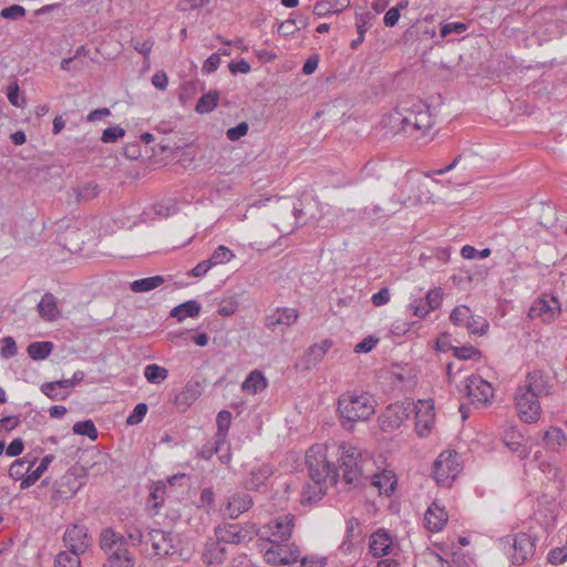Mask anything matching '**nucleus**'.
I'll list each match as a JSON object with an SVG mask.
<instances>
[{
    "mask_svg": "<svg viewBox=\"0 0 567 567\" xmlns=\"http://www.w3.org/2000/svg\"><path fill=\"white\" fill-rule=\"evenodd\" d=\"M390 120L394 125L400 124V130L411 135L417 131L425 132L433 125L429 105L415 97L401 101L390 114Z\"/></svg>",
    "mask_w": 567,
    "mask_h": 567,
    "instance_id": "obj_1",
    "label": "nucleus"
},
{
    "mask_svg": "<svg viewBox=\"0 0 567 567\" xmlns=\"http://www.w3.org/2000/svg\"><path fill=\"white\" fill-rule=\"evenodd\" d=\"M338 411L340 413L342 424L352 429L354 422L365 421L374 414L375 400L367 392H347L338 400Z\"/></svg>",
    "mask_w": 567,
    "mask_h": 567,
    "instance_id": "obj_2",
    "label": "nucleus"
},
{
    "mask_svg": "<svg viewBox=\"0 0 567 567\" xmlns=\"http://www.w3.org/2000/svg\"><path fill=\"white\" fill-rule=\"evenodd\" d=\"M306 462L312 482L326 483L327 480H330L331 484L337 483L339 473L328 461L326 446H311L306 454Z\"/></svg>",
    "mask_w": 567,
    "mask_h": 567,
    "instance_id": "obj_3",
    "label": "nucleus"
},
{
    "mask_svg": "<svg viewBox=\"0 0 567 567\" xmlns=\"http://www.w3.org/2000/svg\"><path fill=\"white\" fill-rule=\"evenodd\" d=\"M340 470L342 477L347 484L359 485L363 480V465L365 461L362 458L360 449L343 444L340 446Z\"/></svg>",
    "mask_w": 567,
    "mask_h": 567,
    "instance_id": "obj_4",
    "label": "nucleus"
},
{
    "mask_svg": "<svg viewBox=\"0 0 567 567\" xmlns=\"http://www.w3.org/2000/svg\"><path fill=\"white\" fill-rule=\"evenodd\" d=\"M462 471L461 457L454 451L442 452L433 466V477L441 486H451Z\"/></svg>",
    "mask_w": 567,
    "mask_h": 567,
    "instance_id": "obj_5",
    "label": "nucleus"
},
{
    "mask_svg": "<svg viewBox=\"0 0 567 567\" xmlns=\"http://www.w3.org/2000/svg\"><path fill=\"white\" fill-rule=\"evenodd\" d=\"M138 540L151 545L156 556L175 555L181 544L178 535L162 529H151L146 535L138 534Z\"/></svg>",
    "mask_w": 567,
    "mask_h": 567,
    "instance_id": "obj_6",
    "label": "nucleus"
},
{
    "mask_svg": "<svg viewBox=\"0 0 567 567\" xmlns=\"http://www.w3.org/2000/svg\"><path fill=\"white\" fill-rule=\"evenodd\" d=\"M293 526L295 516L287 514L279 516L264 525L261 528L256 529V535L270 544L285 543L290 538Z\"/></svg>",
    "mask_w": 567,
    "mask_h": 567,
    "instance_id": "obj_7",
    "label": "nucleus"
},
{
    "mask_svg": "<svg viewBox=\"0 0 567 567\" xmlns=\"http://www.w3.org/2000/svg\"><path fill=\"white\" fill-rule=\"evenodd\" d=\"M538 396L519 385L515 392V405L518 416L526 423H535L538 421L542 412Z\"/></svg>",
    "mask_w": 567,
    "mask_h": 567,
    "instance_id": "obj_8",
    "label": "nucleus"
},
{
    "mask_svg": "<svg viewBox=\"0 0 567 567\" xmlns=\"http://www.w3.org/2000/svg\"><path fill=\"white\" fill-rule=\"evenodd\" d=\"M413 411V402H398L388 405L379 417L381 430L390 432L399 429Z\"/></svg>",
    "mask_w": 567,
    "mask_h": 567,
    "instance_id": "obj_9",
    "label": "nucleus"
},
{
    "mask_svg": "<svg viewBox=\"0 0 567 567\" xmlns=\"http://www.w3.org/2000/svg\"><path fill=\"white\" fill-rule=\"evenodd\" d=\"M256 534V527L254 524H247L245 526L239 524H226L215 528V535L218 540L224 544H243L250 542Z\"/></svg>",
    "mask_w": 567,
    "mask_h": 567,
    "instance_id": "obj_10",
    "label": "nucleus"
},
{
    "mask_svg": "<svg viewBox=\"0 0 567 567\" xmlns=\"http://www.w3.org/2000/svg\"><path fill=\"white\" fill-rule=\"evenodd\" d=\"M63 543L68 549L84 554L92 546L93 539L84 525L73 524L65 529Z\"/></svg>",
    "mask_w": 567,
    "mask_h": 567,
    "instance_id": "obj_11",
    "label": "nucleus"
},
{
    "mask_svg": "<svg viewBox=\"0 0 567 567\" xmlns=\"http://www.w3.org/2000/svg\"><path fill=\"white\" fill-rule=\"evenodd\" d=\"M299 318L295 308H277L265 319V327L272 332H284L287 328L293 326Z\"/></svg>",
    "mask_w": 567,
    "mask_h": 567,
    "instance_id": "obj_12",
    "label": "nucleus"
},
{
    "mask_svg": "<svg viewBox=\"0 0 567 567\" xmlns=\"http://www.w3.org/2000/svg\"><path fill=\"white\" fill-rule=\"evenodd\" d=\"M419 200V196L412 197L411 195L405 194L404 189H402L401 194L392 195L389 207H381L380 205L365 207L363 209V215L368 218H374L378 216H390L396 213L402 205H406L408 203H417Z\"/></svg>",
    "mask_w": 567,
    "mask_h": 567,
    "instance_id": "obj_13",
    "label": "nucleus"
},
{
    "mask_svg": "<svg viewBox=\"0 0 567 567\" xmlns=\"http://www.w3.org/2000/svg\"><path fill=\"white\" fill-rule=\"evenodd\" d=\"M413 408L416 432L420 436H425L434 424V403L432 400H420L416 404L413 403Z\"/></svg>",
    "mask_w": 567,
    "mask_h": 567,
    "instance_id": "obj_14",
    "label": "nucleus"
},
{
    "mask_svg": "<svg viewBox=\"0 0 567 567\" xmlns=\"http://www.w3.org/2000/svg\"><path fill=\"white\" fill-rule=\"evenodd\" d=\"M522 385L538 398L550 395L554 388L551 378L538 369L528 372Z\"/></svg>",
    "mask_w": 567,
    "mask_h": 567,
    "instance_id": "obj_15",
    "label": "nucleus"
},
{
    "mask_svg": "<svg viewBox=\"0 0 567 567\" xmlns=\"http://www.w3.org/2000/svg\"><path fill=\"white\" fill-rule=\"evenodd\" d=\"M465 389L466 395L474 404L485 405L493 395L492 385L476 375L467 378Z\"/></svg>",
    "mask_w": 567,
    "mask_h": 567,
    "instance_id": "obj_16",
    "label": "nucleus"
},
{
    "mask_svg": "<svg viewBox=\"0 0 567 567\" xmlns=\"http://www.w3.org/2000/svg\"><path fill=\"white\" fill-rule=\"evenodd\" d=\"M512 561L515 565H523L528 558L534 555L535 551V539L525 534L519 533L513 538Z\"/></svg>",
    "mask_w": 567,
    "mask_h": 567,
    "instance_id": "obj_17",
    "label": "nucleus"
},
{
    "mask_svg": "<svg viewBox=\"0 0 567 567\" xmlns=\"http://www.w3.org/2000/svg\"><path fill=\"white\" fill-rule=\"evenodd\" d=\"M251 505L252 498L249 494L244 492L234 493L227 498L224 514L230 519H236L240 514L247 512Z\"/></svg>",
    "mask_w": 567,
    "mask_h": 567,
    "instance_id": "obj_18",
    "label": "nucleus"
},
{
    "mask_svg": "<svg viewBox=\"0 0 567 567\" xmlns=\"http://www.w3.org/2000/svg\"><path fill=\"white\" fill-rule=\"evenodd\" d=\"M100 547L107 556L127 551L125 538L112 529H105L101 533Z\"/></svg>",
    "mask_w": 567,
    "mask_h": 567,
    "instance_id": "obj_19",
    "label": "nucleus"
},
{
    "mask_svg": "<svg viewBox=\"0 0 567 567\" xmlns=\"http://www.w3.org/2000/svg\"><path fill=\"white\" fill-rule=\"evenodd\" d=\"M100 194V187L95 182H86L82 185L72 187L68 190L66 202L68 204L79 205L81 203H86Z\"/></svg>",
    "mask_w": 567,
    "mask_h": 567,
    "instance_id": "obj_20",
    "label": "nucleus"
},
{
    "mask_svg": "<svg viewBox=\"0 0 567 567\" xmlns=\"http://www.w3.org/2000/svg\"><path fill=\"white\" fill-rule=\"evenodd\" d=\"M331 347L332 341L329 339L322 340L319 343H313L312 346H310L301 359L302 367L306 370L315 368L318 363H320L323 360L324 355L331 349Z\"/></svg>",
    "mask_w": 567,
    "mask_h": 567,
    "instance_id": "obj_21",
    "label": "nucleus"
},
{
    "mask_svg": "<svg viewBox=\"0 0 567 567\" xmlns=\"http://www.w3.org/2000/svg\"><path fill=\"white\" fill-rule=\"evenodd\" d=\"M203 392L200 382L190 380L185 388L175 396L174 403L182 410L189 408Z\"/></svg>",
    "mask_w": 567,
    "mask_h": 567,
    "instance_id": "obj_22",
    "label": "nucleus"
},
{
    "mask_svg": "<svg viewBox=\"0 0 567 567\" xmlns=\"http://www.w3.org/2000/svg\"><path fill=\"white\" fill-rule=\"evenodd\" d=\"M449 515L444 507L440 506L436 502H433L425 515H424V522L425 526L431 532H440L445 524L447 523Z\"/></svg>",
    "mask_w": 567,
    "mask_h": 567,
    "instance_id": "obj_23",
    "label": "nucleus"
},
{
    "mask_svg": "<svg viewBox=\"0 0 567 567\" xmlns=\"http://www.w3.org/2000/svg\"><path fill=\"white\" fill-rule=\"evenodd\" d=\"M393 545L391 535L384 529H378L371 535L370 551L375 557H382L390 553Z\"/></svg>",
    "mask_w": 567,
    "mask_h": 567,
    "instance_id": "obj_24",
    "label": "nucleus"
},
{
    "mask_svg": "<svg viewBox=\"0 0 567 567\" xmlns=\"http://www.w3.org/2000/svg\"><path fill=\"white\" fill-rule=\"evenodd\" d=\"M81 487V483L78 481L73 473L64 474L55 483V494L60 499H68L73 497Z\"/></svg>",
    "mask_w": 567,
    "mask_h": 567,
    "instance_id": "obj_25",
    "label": "nucleus"
},
{
    "mask_svg": "<svg viewBox=\"0 0 567 567\" xmlns=\"http://www.w3.org/2000/svg\"><path fill=\"white\" fill-rule=\"evenodd\" d=\"M202 556L207 565H220L226 559L227 549L223 542L216 539L215 542L206 543Z\"/></svg>",
    "mask_w": 567,
    "mask_h": 567,
    "instance_id": "obj_26",
    "label": "nucleus"
},
{
    "mask_svg": "<svg viewBox=\"0 0 567 567\" xmlns=\"http://www.w3.org/2000/svg\"><path fill=\"white\" fill-rule=\"evenodd\" d=\"M371 483L379 489L380 494L391 496L396 487V476L390 470H383L371 477Z\"/></svg>",
    "mask_w": 567,
    "mask_h": 567,
    "instance_id": "obj_27",
    "label": "nucleus"
},
{
    "mask_svg": "<svg viewBox=\"0 0 567 567\" xmlns=\"http://www.w3.org/2000/svg\"><path fill=\"white\" fill-rule=\"evenodd\" d=\"M374 20L375 14L372 12L367 11L363 13H355V28L358 38L351 41V49L355 50L360 47V44L364 41L365 32L373 25Z\"/></svg>",
    "mask_w": 567,
    "mask_h": 567,
    "instance_id": "obj_28",
    "label": "nucleus"
},
{
    "mask_svg": "<svg viewBox=\"0 0 567 567\" xmlns=\"http://www.w3.org/2000/svg\"><path fill=\"white\" fill-rule=\"evenodd\" d=\"M40 317L45 321H54L60 317L56 298L52 293H45L38 303Z\"/></svg>",
    "mask_w": 567,
    "mask_h": 567,
    "instance_id": "obj_29",
    "label": "nucleus"
},
{
    "mask_svg": "<svg viewBox=\"0 0 567 567\" xmlns=\"http://www.w3.org/2000/svg\"><path fill=\"white\" fill-rule=\"evenodd\" d=\"M350 6V0H321L313 6V14L326 17L331 13H339Z\"/></svg>",
    "mask_w": 567,
    "mask_h": 567,
    "instance_id": "obj_30",
    "label": "nucleus"
},
{
    "mask_svg": "<svg viewBox=\"0 0 567 567\" xmlns=\"http://www.w3.org/2000/svg\"><path fill=\"white\" fill-rule=\"evenodd\" d=\"M202 309L200 303L196 300H188L183 302L171 310L169 316L176 318L178 321H183L188 317H196L199 315Z\"/></svg>",
    "mask_w": 567,
    "mask_h": 567,
    "instance_id": "obj_31",
    "label": "nucleus"
},
{
    "mask_svg": "<svg viewBox=\"0 0 567 567\" xmlns=\"http://www.w3.org/2000/svg\"><path fill=\"white\" fill-rule=\"evenodd\" d=\"M271 467L267 464H262L250 471V477L247 481V486L250 489L258 491L265 482L271 476Z\"/></svg>",
    "mask_w": 567,
    "mask_h": 567,
    "instance_id": "obj_32",
    "label": "nucleus"
},
{
    "mask_svg": "<svg viewBox=\"0 0 567 567\" xmlns=\"http://www.w3.org/2000/svg\"><path fill=\"white\" fill-rule=\"evenodd\" d=\"M544 444L547 449L556 451L567 442L565 432L560 427L551 426L544 432Z\"/></svg>",
    "mask_w": 567,
    "mask_h": 567,
    "instance_id": "obj_33",
    "label": "nucleus"
},
{
    "mask_svg": "<svg viewBox=\"0 0 567 567\" xmlns=\"http://www.w3.org/2000/svg\"><path fill=\"white\" fill-rule=\"evenodd\" d=\"M165 282V278L161 275L142 278L130 282V289L133 292H148Z\"/></svg>",
    "mask_w": 567,
    "mask_h": 567,
    "instance_id": "obj_34",
    "label": "nucleus"
},
{
    "mask_svg": "<svg viewBox=\"0 0 567 567\" xmlns=\"http://www.w3.org/2000/svg\"><path fill=\"white\" fill-rule=\"evenodd\" d=\"M322 484L323 483L317 482L306 484L301 493V503L316 504L317 502H319L326 494V488L322 486Z\"/></svg>",
    "mask_w": 567,
    "mask_h": 567,
    "instance_id": "obj_35",
    "label": "nucleus"
},
{
    "mask_svg": "<svg viewBox=\"0 0 567 567\" xmlns=\"http://www.w3.org/2000/svg\"><path fill=\"white\" fill-rule=\"evenodd\" d=\"M35 464V458L29 460L28 457H23L20 460H16L10 468L9 476L14 481H21L25 478L27 474L32 470Z\"/></svg>",
    "mask_w": 567,
    "mask_h": 567,
    "instance_id": "obj_36",
    "label": "nucleus"
},
{
    "mask_svg": "<svg viewBox=\"0 0 567 567\" xmlns=\"http://www.w3.org/2000/svg\"><path fill=\"white\" fill-rule=\"evenodd\" d=\"M267 386V381L261 372L255 370L252 371L246 380L243 382V390L249 393L256 394L259 391H262Z\"/></svg>",
    "mask_w": 567,
    "mask_h": 567,
    "instance_id": "obj_37",
    "label": "nucleus"
},
{
    "mask_svg": "<svg viewBox=\"0 0 567 567\" xmlns=\"http://www.w3.org/2000/svg\"><path fill=\"white\" fill-rule=\"evenodd\" d=\"M53 350V343L50 341L32 342L28 346L27 352L33 360L47 359Z\"/></svg>",
    "mask_w": 567,
    "mask_h": 567,
    "instance_id": "obj_38",
    "label": "nucleus"
},
{
    "mask_svg": "<svg viewBox=\"0 0 567 567\" xmlns=\"http://www.w3.org/2000/svg\"><path fill=\"white\" fill-rule=\"evenodd\" d=\"M145 379L152 384H161L168 377V370L158 364H147L144 369Z\"/></svg>",
    "mask_w": 567,
    "mask_h": 567,
    "instance_id": "obj_39",
    "label": "nucleus"
},
{
    "mask_svg": "<svg viewBox=\"0 0 567 567\" xmlns=\"http://www.w3.org/2000/svg\"><path fill=\"white\" fill-rule=\"evenodd\" d=\"M218 100L219 93L210 91L199 97L195 110L200 114L209 113L217 106Z\"/></svg>",
    "mask_w": 567,
    "mask_h": 567,
    "instance_id": "obj_40",
    "label": "nucleus"
},
{
    "mask_svg": "<svg viewBox=\"0 0 567 567\" xmlns=\"http://www.w3.org/2000/svg\"><path fill=\"white\" fill-rule=\"evenodd\" d=\"M539 316H547V319L555 318L560 312V307L556 298H551L550 302L546 300H539L538 307H533L532 312L537 311Z\"/></svg>",
    "mask_w": 567,
    "mask_h": 567,
    "instance_id": "obj_41",
    "label": "nucleus"
},
{
    "mask_svg": "<svg viewBox=\"0 0 567 567\" xmlns=\"http://www.w3.org/2000/svg\"><path fill=\"white\" fill-rule=\"evenodd\" d=\"M80 555L71 549L61 551L55 558V567H81Z\"/></svg>",
    "mask_w": 567,
    "mask_h": 567,
    "instance_id": "obj_42",
    "label": "nucleus"
},
{
    "mask_svg": "<svg viewBox=\"0 0 567 567\" xmlns=\"http://www.w3.org/2000/svg\"><path fill=\"white\" fill-rule=\"evenodd\" d=\"M280 551L281 557L285 558V565H295L300 558V550L296 546H290L284 543H274Z\"/></svg>",
    "mask_w": 567,
    "mask_h": 567,
    "instance_id": "obj_43",
    "label": "nucleus"
},
{
    "mask_svg": "<svg viewBox=\"0 0 567 567\" xmlns=\"http://www.w3.org/2000/svg\"><path fill=\"white\" fill-rule=\"evenodd\" d=\"M72 430L75 434L87 436L92 441L97 439L99 433L92 420L79 421Z\"/></svg>",
    "mask_w": 567,
    "mask_h": 567,
    "instance_id": "obj_44",
    "label": "nucleus"
},
{
    "mask_svg": "<svg viewBox=\"0 0 567 567\" xmlns=\"http://www.w3.org/2000/svg\"><path fill=\"white\" fill-rule=\"evenodd\" d=\"M467 330L473 334H484L488 329V322L486 319L480 316L471 313L470 319L464 323Z\"/></svg>",
    "mask_w": 567,
    "mask_h": 567,
    "instance_id": "obj_45",
    "label": "nucleus"
},
{
    "mask_svg": "<svg viewBox=\"0 0 567 567\" xmlns=\"http://www.w3.org/2000/svg\"><path fill=\"white\" fill-rule=\"evenodd\" d=\"M234 257V252L228 247L220 245L214 250L208 259L212 261V266L215 267L230 261Z\"/></svg>",
    "mask_w": 567,
    "mask_h": 567,
    "instance_id": "obj_46",
    "label": "nucleus"
},
{
    "mask_svg": "<svg viewBox=\"0 0 567 567\" xmlns=\"http://www.w3.org/2000/svg\"><path fill=\"white\" fill-rule=\"evenodd\" d=\"M231 423V413L227 410H221L216 419L217 434L216 436L221 437V441L226 440L227 432Z\"/></svg>",
    "mask_w": 567,
    "mask_h": 567,
    "instance_id": "obj_47",
    "label": "nucleus"
},
{
    "mask_svg": "<svg viewBox=\"0 0 567 567\" xmlns=\"http://www.w3.org/2000/svg\"><path fill=\"white\" fill-rule=\"evenodd\" d=\"M134 566V559L130 555L128 550L124 551L118 555L114 556H107L106 563L103 565V567H133Z\"/></svg>",
    "mask_w": 567,
    "mask_h": 567,
    "instance_id": "obj_48",
    "label": "nucleus"
},
{
    "mask_svg": "<svg viewBox=\"0 0 567 567\" xmlns=\"http://www.w3.org/2000/svg\"><path fill=\"white\" fill-rule=\"evenodd\" d=\"M540 470L548 480L563 484L561 468L556 463L545 462L540 465Z\"/></svg>",
    "mask_w": 567,
    "mask_h": 567,
    "instance_id": "obj_49",
    "label": "nucleus"
},
{
    "mask_svg": "<svg viewBox=\"0 0 567 567\" xmlns=\"http://www.w3.org/2000/svg\"><path fill=\"white\" fill-rule=\"evenodd\" d=\"M41 392L51 400H64L69 396V391H62L53 382H47L41 385Z\"/></svg>",
    "mask_w": 567,
    "mask_h": 567,
    "instance_id": "obj_50",
    "label": "nucleus"
},
{
    "mask_svg": "<svg viewBox=\"0 0 567 567\" xmlns=\"http://www.w3.org/2000/svg\"><path fill=\"white\" fill-rule=\"evenodd\" d=\"M443 299V290L441 288H434L427 291L425 298L423 299L426 303V309L431 311L440 308Z\"/></svg>",
    "mask_w": 567,
    "mask_h": 567,
    "instance_id": "obj_51",
    "label": "nucleus"
},
{
    "mask_svg": "<svg viewBox=\"0 0 567 567\" xmlns=\"http://www.w3.org/2000/svg\"><path fill=\"white\" fill-rule=\"evenodd\" d=\"M451 350L453 351V355L461 360H468L475 357H481V351L472 346L452 347Z\"/></svg>",
    "mask_w": 567,
    "mask_h": 567,
    "instance_id": "obj_52",
    "label": "nucleus"
},
{
    "mask_svg": "<svg viewBox=\"0 0 567 567\" xmlns=\"http://www.w3.org/2000/svg\"><path fill=\"white\" fill-rule=\"evenodd\" d=\"M471 309L466 306L455 307L450 316V319L453 323L461 326L464 324L467 319L471 317Z\"/></svg>",
    "mask_w": 567,
    "mask_h": 567,
    "instance_id": "obj_53",
    "label": "nucleus"
},
{
    "mask_svg": "<svg viewBox=\"0 0 567 567\" xmlns=\"http://www.w3.org/2000/svg\"><path fill=\"white\" fill-rule=\"evenodd\" d=\"M491 252L492 251H491L489 248L477 250L475 247L470 246V245H465L461 249V255L465 259H474V258L483 259V258H487V257L491 256Z\"/></svg>",
    "mask_w": 567,
    "mask_h": 567,
    "instance_id": "obj_54",
    "label": "nucleus"
},
{
    "mask_svg": "<svg viewBox=\"0 0 567 567\" xmlns=\"http://www.w3.org/2000/svg\"><path fill=\"white\" fill-rule=\"evenodd\" d=\"M467 30V25L463 22H446L441 25L440 34L446 38L452 33L461 34Z\"/></svg>",
    "mask_w": 567,
    "mask_h": 567,
    "instance_id": "obj_55",
    "label": "nucleus"
},
{
    "mask_svg": "<svg viewBox=\"0 0 567 567\" xmlns=\"http://www.w3.org/2000/svg\"><path fill=\"white\" fill-rule=\"evenodd\" d=\"M147 404L146 403H138L133 412L127 416L126 424L127 425H136L143 421L147 413Z\"/></svg>",
    "mask_w": 567,
    "mask_h": 567,
    "instance_id": "obj_56",
    "label": "nucleus"
},
{
    "mask_svg": "<svg viewBox=\"0 0 567 567\" xmlns=\"http://www.w3.org/2000/svg\"><path fill=\"white\" fill-rule=\"evenodd\" d=\"M264 558L269 565L282 566L285 565V558L281 557L280 551L277 549L275 544L265 550Z\"/></svg>",
    "mask_w": 567,
    "mask_h": 567,
    "instance_id": "obj_57",
    "label": "nucleus"
},
{
    "mask_svg": "<svg viewBox=\"0 0 567 567\" xmlns=\"http://www.w3.org/2000/svg\"><path fill=\"white\" fill-rule=\"evenodd\" d=\"M25 16V9L22 6L13 4L7 8H3L0 11V17L3 19L18 20Z\"/></svg>",
    "mask_w": 567,
    "mask_h": 567,
    "instance_id": "obj_58",
    "label": "nucleus"
},
{
    "mask_svg": "<svg viewBox=\"0 0 567 567\" xmlns=\"http://www.w3.org/2000/svg\"><path fill=\"white\" fill-rule=\"evenodd\" d=\"M124 135H125L124 128L116 125V126H111V127L105 128L103 131L101 140L104 143H114L117 141V138L123 137Z\"/></svg>",
    "mask_w": 567,
    "mask_h": 567,
    "instance_id": "obj_59",
    "label": "nucleus"
},
{
    "mask_svg": "<svg viewBox=\"0 0 567 567\" xmlns=\"http://www.w3.org/2000/svg\"><path fill=\"white\" fill-rule=\"evenodd\" d=\"M7 94L9 102L16 107H22L25 103V99L20 97L19 95V85L17 82H13L8 86Z\"/></svg>",
    "mask_w": 567,
    "mask_h": 567,
    "instance_id": "obj_60",
    "label": "nucleus"
},
{
    "mask_svg": "<svg viewBox=\"0 0 567 567\" xmlns=\"http://www.w3.org/2000/svg\"><path fill=\"white\" fill-rule=\"evenodd\" d=\"M249 126L248 123L241 122L235 127H230L226 132V136L229 141H238L243 136H245L248 133Z\"/></svg>",
    "mask_w": 567,
    "mask_h": 567,
    "instance_id": "obj_61",
    "label": "nucleus"
},
{
    "mask_svg": "<svg viewBox=\"0 0 567 567\" xmlns=\"http://www.w3.org/2000/svg\"><path fill=\"white\" fill-rule=\"evenodd\" d=\"M154 210L157 216L167 218L176 212V204L171 200L166 203H157L154 206Z\"/></svg>",
    "mask_w": 567,
    "mask_h": 567,
    "instance_id": "obj_62",
    "label": "nucleus"
},
{
    "mask_svg": "<svg viewBox=\"0 0 567 567\" xmlns=\"http://www.w3.org/2000/svg\"><path fill=\"white\" fill-rule=\"evenodd\" d=\"M277 31L280 35L289 37L299 31V28L296 25L295 19H288L278 25Z\"/></svg>",
    "mask_w": 567,
    "mask_h": 567,
    "instance_id": "obj_63",
    "label": "nucleus"
},
{
    "mask_svg": "<svg viewBox=\"0 0 567 567\" xmlns=\"http://www.w3.org/2000/svg\"><path fill=\"white\" fill-rule=\"evenodd\" d=\"M219 64H220L219 53H213L204 62L202 71H203V73L210 74L218 69Z\"/></svg>",
    "mask_w": 567,
    "mask_h": 567,
    "instance_id": "obj_64",
    "label": "nucleus"
}]
</instances>
